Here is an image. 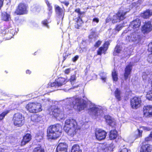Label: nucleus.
<instances>
[{"mask_svg":"<svg viewBox=\"0 0 152 152\" xmlns=\"http://www.w3.org/2000/svg\"><path fill=\"white\" fill-rule=\"evenodd\" d=\"M66 82L65 78L63 77L58 78L56 80L55 82L50 83L51 87H56L57 86H61L65 84Z\"/></svg>","mask_w":152,"mask_h":152,"instance_id":"15","label":"nucleus"},{"mask_svg":"<svg viewBox=\"0 0 152 152\" xmlns=\"http://www.w3.org/2000/svg\"><path fill=\"white\" fill-rule=\"evenodd\" d=\"M78 58L79 56L77 55H76L72 58V61L73 62H75L78 59Z\"/></svg>","mask_w":152,"mask_h":152,"instance_id":"51","label":"nucleus"},{"mask_svg":"<svg viewBox=\"0 0 152 152\" xmlns=\"http://www.w3.org/2000/svg\"><path fill=\"white\" fill-rule=\"evenodd\" d=\"M3 1L4 0H0V8L3 5Z\"/></svg>","mask_w":152,"mask_h":152,"instance_id":"58","label":"nucleus"},{"mask_svg":"<svg viewBox=\"0 0 152 152\" xmlns=\"http://www.w3.org/2000/svg\"><path fill=\"white\" fill-rule=\"evenodd\" d=\"M143 113L144 116L147 117H150L152 116V106L147 105L143 107Z\"/></svg>","mask_w":152,"mask_h":152,"instance_id":"16","label":"nucleus"},{"mask_svg":"<svg viewBox=\"0 0 152 152\" xmlns=\"http://www.w3.org/2000/svg\"><path fill=\"white\" fill-rule=\"evenodd\" d=\"M107 133L101 129H96L95 131V136L96 138L100 140L105 138Z\"/></svg>","mask_w":152,"mask_h":152,"instance_id":"13","label":"nucleus"},{"mask_svg":"<svg viewBox=\"0 0 152 152\" xmlns=\"http://www.w3.org/2000/svg\"><path fill=\"white\" fill-rule=\"evenodd\" d=\"M44 102L47 104L51 105V104H52L53 101L51 100L49 98H47L46 99H44Z\"/></svg>","mask_w":152,"mask_h":152,"instance_id":"38","label":"nucleus"},{"mask_svg":"<svg viewBox=\"0 0 152 152\" xmlns=\"http://www.w3.org/2000/svg\"><path fill=\"white\" fill-rule=\"evenodd\" d=\"M146 98L148 100L152 101V91L148 92L146 96Z\"/></svg>","mask_w":152,"mask_h":152,"instance_id":"35","label":"nucleus"},{"mask_svg":"<svg viewBox=\"0 0 152 152\" xmlns=\"http://www.w3.org/2000/svg\"><path fill=\"white\" fill-rule=\"evenodd\" d=\"M76 78L75 75H73L71 76V78L69 79V81L72 84L73 82H74L76 80Z\"/></svg>","mask_w":152,"mask_h":152,"instance_id":"39","label":"nucleus"},{"mask_svg":"<svg viewBox=\"0 0 152 152\" xmlns=\"http://www.w3.org/2000/svg\"><path fill=\"white\" fill-rule=\"evenodd\" d=\"M110 43L109 42H105V43L104 44L103 46L102 47L105 50H107L108 48V47Z\"/></svg>","mask_w":152,"mask_h":152,"instance_id":"40","label":"nucleus"},{"mask_svg":"<svg viewBox=\"0 0 152 152\" xmlns=\"http://www.w3.org/2000/svg\"><path fill=\"white\" fill-rule=\"evenodd\" d=\"M1 19L2 20L5 21H9L11 20L10 15L5 12L2 13Z\"/></svg>","mask_w":152,"mask_h":152,"instance_id":"25","label":"nucleus"},{"mask_svg":"<svg viewBox=\"0 0 152 152\" xmlns=\"http://www.w3.org/2000/svg\"><path fill=\"white\" fill-rule=\"evenodd\" d=\"M142 130H141V129H137V130L135 132V138H138L141 137L142 136Z\"/></svg>","mask_w":152,"mask_h":152,"instance_id":"30","label":"nucleus"},{"mask_svg":"<svg viewBox=\"0 0 152 152\" xmlns=\"http://www.w3.org/2000/svg\"><path fill=\"white\" fill-rule=\"evenodd\" d=\"M67 106L69 105L70 107H67V108L70 109L74 107L75 109L80 111L85 109L87 107V104L86 101L81 98L74 97L70 98L67 100Z\"/></svg>","mask_w":152,"mask_h":152,"instance_id":"1","label":"nucleus"},{"mask_svg":"<svg viewBox=\"0 0 152 152\" xmlns=\"http://www.w3.org/2000/svg\"><path fill=\"white\" fill-rule=\"evenodd\" d=\"M123 26L122 25H121V24L117 26L116 27L115 29L114 30V31L116 30L118 31L120 30H121Z\"/></svg>","mask_w":152,"mask_h":152,"instance_id":"41","label":"nucleus"},{"mask_svg":"<svg viewBox=\"0 0 152 152\" xmlns=\"http://www.w3.org/2000/svg\"><path fill=\"white\" fill-rule=\"evenodd\" d=\"M61 126L59 124L50 126L47 130L48 138L54 139L58 137L61 134Z\"/></svg>","mask_w":152,"mask_h":152,"instance_id":"3","label":"nucleus"},{"mask_svg":"<svg viewBox=\"0 0 152 152\" xmlns=\"http://www.w3.org/2000/svg\"><path fill=\"white\" fill-rule=\"evenodd\" d=\"M56 152H67V151H56Z\"/></svg>","mask_w":152,"mask_h":152,"instance_id":"62","label":"nucleus"},{"mask_svg":"<svg viewBox=\"0 0 152 152\" xmlns=\"http://www.w3.org/2000/svg\"><path fill=\"white\" fill-rule=\"evenodd\" d=\"M99 19L96 18H94L92 20V22H96V23H98L99 22Z\"/></svg>","mask_w":152,"mask_h":152,"instance_id":"49","label":"nucleus"},{"mask_svg":"<svg viewBox=\"0 0 152 152\" xmlns=\"http://www.w3.org/2000/svg\"><path fill=\"white\" fill-rule=\"evenodd\" d=\"M117 136V132L115 130L111 131L110 134V138L111 140H113L116 138Z\"/></svg>","mask_w":152,"mask_h":152,"instance_id":"27","label":"nucleus"},{"mask_svg":"<svg viewBox=\"0 0 152 152\" xmlns=\"http://www.w3.org/2000/svg\"><path fill=\"white\" fill-rule=\"evenodd\" d=\"M130 34L126 37V39L129 41L138 42L141 38V34L139 31H128Z\"/></svg>","mask_w":152,"mask_h":152,"instance_id":"8","label":"nucleus"},{"mask_svg":"<svg viewBox=\"0 0 152 152\" xmlns=\"http://www.w3.org/2000/svg\"><path fill=\"white\" fill-rule=\"evenodd\" d=\"M88 113L94 118H96L102 114L103 111L101 107L91 104L88 110Z\"/></svg>","mask_w":152,"mask_h":152,"instance_id":"4","label":"nucleus"},{"mask_svg":"<svg viewBox=\"0 0 152 152\" xmlns=\"http://www.w3.org/2000/svg\"><path fill=\"white\" fill-rule=\"evenodd\" d=\"M71 152H82V150L80 149L79 145L75 144L72 146Z\"/></svg>","mask_w":152,"mask_h":152,"instance_id":"26","label":"nucleus"},{"mask_svg":"<svg viewBox=\"0 0 152 152\" xmlns=\"http://www.w3.org/2000/svg\"><path fill=\"white\" fill-rule=\"evenodd\" d=\"M106 50L103 48L102 47H100L97 51V55H101L102 53H104L105 54V53Z\"/></svg>","mask_w":152,"mask_h":152,"instance_id":"33","label":"nucleus"},{"mask_svg":"<svg viewBox=\"0 0 152 152\" xmlns=\"http://www.w3.org/2000/svg\"><path fill=\"white\" fill-rule=\"evenodd\" d=\"M40 103L37 102H30L26 106V109L31 113H36L42 111Z\"/></svg>","mask_w":152,"mask_h":152,"instance_id":"5","label":"nucleus"},{"mask_svg":"<svg viewBox=\"0 0 152 152\" xmlns=\"http://www.w3.org/2000/svg\"><path fill=\"white\" fill-rule=\"evenodd\" d=\"M66 6H67L69 4V2L68 1H64L62 2Z\"/></svg>","mask_w":152,"mask_h":152,"instance_id":"57","label":"nucleus"},{"mask_svg":"<svg viewBox=\"0 0 152 152\" xmlns=\"http://www.w3.org/2000/svg\"><path fill=\"white\" fill-rule=\"evenodd\" d=\"M105 119L109 125L112 126H114L116 123L115 120L113 118L111 117L109 115H106L104 116Z\"/></svg>","mask_w":152,"mask_h":152,"instance_id":"21","label":"nucleus"},{"mask_svg":"<svg viewBox=\"0 0 152 152\" xmlns=\"http://www.w3.org/2000/svg\"><path fill=\"white\" fill-rule=\"evenodd\" d=\"M33 152H45V150L41 147H37L34 149Z\"/></svg>","mask_w":152,"mask_h":152,"instance_id":"34","label":"nucleus"},{"mask_svg":"<svg viewBox=\"0 0 152 152\" xmlns=\"http://www.w3.org/2000/svg\"><path fill=\"white\" fill-rule=\"evenodd\" d=\"M67 146L64 142H59L56 148V151H67Z\"/></svg>","mask_w":152,"mask_h":152,"instance_id":"19","label":"nucleus"},{"mask_svg":"<svg viewBox=\"0 0 152 152\" xmlns=\"http://www.w3.org/2000/svg\"><path fill=\"white\" fill-rule=\"evenodd\" d=\"M48 11H52V7L51 5L48 6Z\"/></svg>","mask_w":152,"mask_h":152,"instance_id":"55","label":"nucleus"},{"mask_svg":"<svg viewBox=\"0 0 152 152\" xmlns=\"http://www.w3.org/2000/svg\"><path fill=\"white\" fill-rule=\"evenodd\" d=\"M79 129L75 120L69 118L66 121L64 129L69 135L71 137L74 136Z\"/></svg>","mask_w":152,"mask_h":152,"instance_id":"2","label":"nucleus"},{"mask_svg":"<svg viewBox=\"0 0 152 152\" xmlns=\"http://www.w3.org/2000/svg\"><path fill=\"white\" fill-rule=\"evenodd\" d=\"M72 71L71 68H68L66 69L64 71V73L66 74H69L70 72Z\"/></svg>","mask_w":152,"mask_h":152,"instance_id":"48","label":"nucleus"},{"mask_svg":"<svg viewBox=\"0 0 152 152\" xmlns=\"http://www.w3.org/2000/svg\"><path fill=\"white\" fill-rule=\"evenodd\" d=\"M101 79L104 82H105L107 79L106 74L105 72H101L99 74Z\"/></svg>","mask_w":152,"mask_h":152,"instance_id":"32","label":"nucleus"},{"mask_svg":"<svg viewBox=\"0 0 152 152\" xmlns=\"http://www.w3.org/2000/svg\"><path fill=\"white\" fill-rule=\"evenodd\" d=\"M121 49V48L120 46L117 45L115 48L114 55H117L118 53H120L122 51Z\"/></svg>","mask_w":152,"mask_h":152,"instance_id":"31","label":"nucleus"},{"mask_svg":"<svg viewBox=\"0 0 152 152\" xmlns=\"http://www.w3.org/2000/svg\"><path fill=\"white\" fill-rule=\"evenodd\" d=\"M120 152H128V151L127 149L126 148H124L121 149Z\"/></svg>","mask_w":152,"mask_h":152,"instance_id":"54","label":"nucleus"},{"mask_svg":"<svg viewBox=\"0 0 152 152\" xmlns=\"http://www.w3.org/2000/svg\"><path fill=\"white\" fill-rule=\"evenodd\" d=\"M97 36V34L96 32V30L95 29H92L90 34L89 36V38L92 39L93 38L96 37Z\"/></svg>","mask_w":152,"mask_h":152,"instance_id":"28","label":"nucleus"},{"mask_svg":"<svg viewBox=\"0 0 152 152\" xmlns=\"http://www.w3.org/2000/svg\"><path fill=\"white\" fill-rule=\"evenodd\" d=\"M26 72L27 74H30L31 73V72L29 70H27L26 71Z\"/></svg>","mask_w":152,"mask_h":152,"instance_id":"61","label":"nucleus"},{"mask_svg":"<svg viewBox=\"0 0 152 152\" xmlns=\"http://www.w3.org/2000/svg\"><path fill=\"white\" fill-rule=\"evenodd\" d=\"M141 100L139 97H134L131 100V105L133 109H137L141 106Z\"/></svg>","mask_w":152,"mask_h":152,"instance_id":"12","label":"nucleus"},{"mask_svg":"<svg viewBox=\"0 0 152 152\" xmlns=\"http://www.w3.org/2000/svg\"><path fill=\"white\" fill-rule=\"evenodd\" d=\"M75 12L78 13L79 15L81 14L80 9L79 8H77V9H76L75 10Z\"/></svg>","mask_w":152,"mask_h":152,"instance_id":"53","label":"nucleus"},{"mask_svg":"<svg viewBox=\"0 0 152 152\" xmlns=\"http://www.w3.org/2000/svg\"><path fill=\"white\" fill-rule=\"evenodd\" d=\"M46 3L47 4V6H49L50 5V3H49V2L48 1L46 0Z\"/></svg>","mask_w":152,"mask_h":152,"instance_id":"60","label":"nucleus"},{"mask_svg":"<svg viewBox=\"0 0 152 152\" xmlns=\"http://www.w3.org/2000/svg\"><path fill=\"white\" fill-rule=\"evenodd\" d=\"M13 121L15 126L17 127L21 126L24 123V117L21 114L17 113L13 115Z\"/></svg>","mask_w":152,"mask_h":152,"instance_id":"9","label":"nucleus"},{"mask_svg":"<svg viewBox=\"0 0 152 152\" xmlns=\"http://www.w3.org/2000/svg\"><path fill=\"white\" fill-rule=\"evenodd\" d=\"M152 150V145L147 144L142 145L140 150V152H151Z\"/></svg>","mask_w":152,"mask_h":152,"instance_id":"18","label":"nucleus"},{"mask_svg":"<svg viewBox=\"0 0 152 152\" xmlns=\"http://www.w3.org/2000/svg\"><path fill=\"white\" fill-rule=\"evenodd\" d=\"M140 128L145 131H149L151 129L150 128L145 126H141L140 127Z\"/></svg>","mask_w":152,"mask_h":152,"instance_id":"46","label":"nucleus"},{"mask_svg":"<svg viewBox=\"0 0 152 152\" xmlns=\"http://www.w3.org/2000/svg\"><path fill=\"white\" fill-rule=\"evenodd\" d=\"M102 41L100 40H98L97 41L94 45L95 47L97 48L99 47L101 44Z\"/></svg>","mask_w":152,"mask_h":152,"instance_id":"42","label":"nucleus"},{"mask_svg":"<svg viewBox=\"0 0 152 152\" xmlns=\"http://www.w3.org/2000/svg\"><path fill=\"white\" fill-rule=\"evenodd\" d=\"M40 118L38 117L37 115H34L31 117V119L33 121L35 122H38L39 121Z\"/></svg>","mask_w":152,"mask_h":152,"instance_id":"37","label":"nucleus"},{"mask_svg":"<svg viewBox=\"0 0 152 152\" xmlns=\"http://www.w3.org/2000/svg\"><path fill=\"white\" fill-rule=\"evenodd\" d=\"M50 114L52 115L57 119H62L64 118V114L63 111L59 108L54 106H51L49 109Z\"/></svg>","mask_w":152,"mask_h":152,"instance_id":"6","label":"nucleus"},{"mask_svg":"<svg viewBox=\"0 0 152 152\" xmlns=\"http://www.w3.org/2000/svg\"><path fill=\"white\" fill-rule=\"evenodd\" d=\"M145 141H152V137L150 134L149 135L146 137L145 138Z\"/></svg>","mask_w":152,"mask_h":152,"instance_id":"45","label":"nucleus"},{"mask_svg":"<svg viewBox=\"0 0 152 152\" xmlns=\"http://www.w3.org/2000/svg\"><path fill=\"white\" fill-rule=\"evenodd\" d=\"M152 30V26L149 21L145 22L144 25L142 26L141 31L144 34H147Z\"/></svg>","mask_w":152,"mask_h":152,"instance_id":"14","label":"nucleus"},{"mask_svg":"<svg viewBox=\"0 0 152 152\" xmlns=\"http://www.w3.org/2000/svg\"><path fill=\"white\" fill-rule=\"evenodd\" d=\"M112 77L114 81L116 82L118 79V73L116 72L114 70L112 72Z\"/></svg>","mask_w":152,"mask_h":152,"instance_id":"29","label":"nucleus"},{"mask_svg":"<svg viewBox=\"0 0 152 152\" xmlns=\"http://www.w3.org/2000/svg\"><path fill=\"white\" fill-rule=\"evenodd\" d=\"M55 8L56 13L60 17H62L63 18L64 15V10L57 5H55Z\"/></svg>","mask_w":152,"mask_h":152,"instance_id":"23","label":"nucleus"},{"mask_svg":"<svg viewBox=\"0 0 152 152\" xmlns=\"http://www.w3.org/2000/svg\"><path fill=\"white\" fill-rule=\"evenodd\" d=\"M132 64L130 63L127 66L125 69V73L124 74V79L126 80L131 74V72L132 69Z\"/></svg>","mask_w":152,"mask_h":152,"instance_id":"17","label":"nucleus"},{"mask_svg":"<svg viewBox=\"0 0 152 152\" xmlns=\"http://www.w3.org/2000/svg\"><path fill=\"white\" fill-rule=\"evenodd\" d=\"M142 79L144 80H146L148 78V75L146 72H143L142 75Z\"/></svg>","mask_w":152,"mask_h":152,"instance_id":"47","label":"nucleus"},{"mask_svg":"<svg viewBox=\"0 0 152 152\" xmlns=\"http://www.w3.org/2000/svg\"><path fill=\"white\" fill-rule=\"evenodd\" d=\"M141 25L140 20L138 18L133 21L131 22L129 27L127 29L124 31L122 35H124V34L127 33L128 31H140L139 28Z\"/></svg>","mask_w":152,"mask_h":152,"instance_id":"7","label":"nucleus"},{"mask_svg":"<svg viewBox=\"0 0 152 152\" xmlns=\"http://www.w3.org/2000/svg\"><path fill=\"white\" fill-rule=\"evenodd\" d=\"M127 11H126L125 10H122L121 9L117 14L113 16L112 22L114 23L124 20L125 18L126 14L129 10L128 9H127Z\"/></svg>","mask_w":152,"mask_h":152,"instance_id":"10","label":"nucleus"},{"mask_svg":"<svg viewBox=\"0 0 152 152\" xmlns=\"http://www.w3.org/2000/svg\"><path fill=\"white\" fill-rule=\"evenodd\" d=\"M36 138L37 140L39 141V140L42 139V137L41 135L39 136L37 135L36 136Z\"/></svg>","mask_w":152,"mask_h":152,"instance_id":"50","label":"nucleus"},{"mask_svg":"<svg viewBox=\"0 0 152 152\" xmlns=\"http://www.w3.org/2000/svg\"><path fill=\"white\" fill-rule=\"evenodd\" d=\"M151 57V59H150L149 58L148 59V62L150 63H152V54L150 55L149 56V57Z\"/></svg>","mask_w":152,"mask_h":152,"instance_id":"52","label":"nucleus"},{"mask_svg":"<svg viewBox=\"0 0 152 152\" xmlns=\"http://www.w3.org/2000/svg\"><path fill=\"white\" fill-rule=\"evenodd\" d=\"M40 9H41L40 7H36L35 8H34V10H36V11L37 12H39L40 11Z\"/></svg>","mask_w":152,"mask_h":152,"instance_id":"56","label":"nucleus"},{"mask_svg":"<svg viewBox=\"0 0 152 152\" xmlns=\"http://www.w3.org/2000/svg\"><path fill=\"white\" fill-rule=\"evenodd\" d=\"M9 112L8 110H7L3 112L1 114H0V120L3 119L5 116Z\"/></svg>","mask_w":152,"mask_h":152,"instance_id":"36","label":"nucleus"},{"mask_svg":"<svg viewBox=\"0 0 152 152\" xmlns=\"http://www.w3.org/2000/svg\"><path fill=\"white\" fill-rule=\"evenodd\" d=\"M31 139V135L28 134H26L23 137V139L21 142V145L23 146L25 145L26 143L29 142Z\"/></svg>","mask_w":152,"mask_h":152,"instance_id":"20","label":"nucleus"},{"mask_svg":"<svg viewBox=\"0 0 152 152\" xmlns=\"http://www.w3.org/2000/svg\"><path fill=\"white\" fill-rule=\"evenodd\" d=\"M42 24L45 26H46L48 28H49V26L48 25V21L47 20H45L42 22Z\"/></svg>","mask_w":152,"mask_h":152,"instance_id":"43","label":"nucleus"},{"mask_svg":"<svg viewBox=\"0 0 152 152\" xmlns=\"http://www.w3.org/2000/svg\"><path fill=\"white\" fill-rule=\"evenodd\" d=\"M148 47V51L151 52L152 53V42L149 44Z\"/></svg>","mask_w":152,"mask_h":152,"instance_id":"44","label":"nucleus"},{"mask_svg":"<svg viewBox=\"0 0 152 152\" xmlns=\"http://www.w3.org/2000/svg\"><path fill=\"white\" fill-rule=\"evenodd\" d=\"M28 5L23 3H20L18 5V8L16 10V12L19 15L27 13Z\"/></svg>","mask_w":152,"mask_h":152,"instance_id":"11","label":"nucleus"},{"mask_svg":"<svg viewBox=\"0 0 152 152\" xmlns=\"http://www.w3.org/2000/svg\"><path fill=\"white\" fill-rule=\"evenodd\" d=\"M114 94L115 98L118 100L120 101L124 96V94L121 91L117 88L114 92Z\"/></svg>","mask_w":152,"mask_h":152,"instance_id":"22","label":"nucleus"},{"mask_svg":"<svg viewBox=\"0 0 152 152\" xmlns=\"http://www.w3.org/2000/svg\"><path fill=\"white\" fill-rule=\"evenodd\" d=\"M152 15V11L148 10L141 14V16L144 18H147Z\"/></svg>","mask_w":152,"mask_h":152,"instance_id":"24","label":"nucleus"},{"mask_svg":"<svg viewBox=\"0 0 152 152\" xmlns=\"http://www.w3.org/2000/svg\"><path fill=\"white\" fill-rule=\"evenodd\" d=\"M52 11H48V14L49 17H50L52 14Z\"/></svg>","mask_w":152,"mask_h":152,"instance_id":"59","label":"nucleus"}]
</instances>
